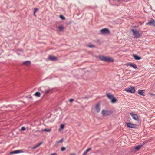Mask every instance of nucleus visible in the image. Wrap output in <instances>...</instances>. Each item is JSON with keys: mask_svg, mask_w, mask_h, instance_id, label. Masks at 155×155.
Returning a JSON list of instances; mask_svg holds the SVG:
<instances>
[{"mask_svg": "<svg viewBox=\"0 0 155 155\" xmlns=\"http://www.w3.org/2000/svg\"><path fill=\"white\" fill-rule=\"evenodd\" d=\"M99 58L102 61H104L106 62H113V60L111 58L108 57H105L102 55L99 56Z\"/></svg>", "mask_w": 155, "mask_h": 155, "instance_id": "1", "label": "nucleus"}, {"mask_svg": "<svg viewBox=\"0 0 155 155\" xmlns=\"http://www.w3.org/2000/svg\"><path fill=\"white\" fill-rule=\"evenodd\" d=\"M131 31L133 33V35L134 38H139L141 37V34L139 33L136 30L132 29Z\"/></svg>", "mask_w": 155, "mask_h": 155, "instance_id": "2", "label": "nucleus"}, {"mask_svg": "<svg viewBox=\"0 0 155 155\" xmlns=\"http://www.w3.org/2000/svg\"><path fill=\"white\" fill-rule=\"evenodd\" d=\"M39 90L42 93L45 94L48 93L51 91V89L50 88L46 89L45 87H40Z\"/></svg>", "mask_w": 155, "mask_h": 155, "instance_id": "3", "label": "nucleus"}, {"mask_svg": "<svg viewBox=\"0 0 155 155\" xmlns=\"http://www.w3.org/2000/svg\"><path fill=\"white\" fill-rule=\"evenodd\" d=\"M125 91L127 92L131 93H134L135 91L134 87V86L131 87L130 88H125Z\"/></svg>", "mask_w": 155, "mask_h": 155, "instance_id": "4", "label": "nucleus"}, {"mask_svg": "<svg viewBox=\"0 0 155 155\" xmlns=\"http://www.w3.org/2000/svg\"><path fill=\"white\" fill-rule=\"evenodd\" d=\"M100 32L101 34L106 35L110 33L109 30L107 28H105L100 30Z\"/></svg>", "mask_w": 155, "mask_h": 155, "instance_id": "5", "label": "nucleus"}, {"mask_svg": "<svg viewBox=\"0 0 155 155\" xmlns=\"http://www.w3.org/2000/svg\"><path fill=\"white\" fill-rule=\"evenodd\" d=\"M126 125L127 127L130 128H135L137 126V125L135 124H133L131 123H127Z\"/></svg>", "mask_w": 155, "mask_h": 155, "instance_id": "6", "label": "nucleus"}, {"mask_svg": "<svg viewBox=\"0 0 155 155\" xmlns=\"http://www.w3.org/2000/svg\"><path fill=\"white\" fill-rule=\"evenodd\" d=\"M126 65L127 66H130L135 69L138 68V67L136 64H133V63L131 62H130L126 64Z\"/></svg>", "mask_w": 155, "mask_h": 155, "instance_id": "7", "label": "nucleus"}, {"mask_svg": "<svg viewBox=\"0 0 155 155\" xmlns=\"http://www.w3.org/2000/svg\"><path fill=\"white\" fill-rule=\"evenodd\" d=\"M130 114L131 115L132 118L136 121H138L139 119L137 115L136 114H134L133 113H130Z\"/></svg>", "mask_w": 155, "mask_h": 155, "instance_id": "8", "label": "nucleus"}, {"mask_svg": "<svg viewBox=\"0 0 155 155\" xmlns=\"http://www.w3.org/2000/svg\"><path fill=\"white\" fill-rule=\"evenodd\" d=\"M24 152V151L22 150H15L14 151H13L12 152H11L10 153V154L11 155H12L13 154H16L19 153H21Z\"/></svg>", "mask_w": 155, "mask_h": 155, "instance_id": "9", "label": "nucleus"}, {"mask_svg": "<svg viewBox=\"0 0 155 155\" xmlns=\"http://www.w3.org/2000/svg\"><path fill=\"white\" fill-rule=\"evenodd\" d=\"M95 110L97 113H99L100 111V104L99 103H97L95 107Z\"/></svg>", "mask_w": 155, "mask_h": 155, "instance_id": "10", "label": "nucleus"}, {"mask_svg": "<svg viewBox=\"0 0 155 155\" xmlns=\"http://www.w3.org/2000/svg\"><path fill=\"white\" fill-rule=\"evenodd\" d=\"M49 59L52 61H55L57 60V58L56 57L52 55H49L48 57Z\"/></svg>", "mask_w": 155, "mask_h": 155, "instance_id": "11", "label": "nucleus"}, {"mask_svg": "<svg viewBox=\"0 0 155 155\" xmlns=\"http://www.w3.org/2000/svg\"><path fill=\"white\" fill-rule=\"evenodd\" d=\"M147 24H148L150 25H153V26H155V21L154 20H150L147 23Z\"/></svg>", "mask_w": 155, "mask_h": 155, "instance_id": "12", "label": "nucleus"}, {"mask_svg": "<svg viewBox=\"0 0 155 155\" xmlns=\"http://www.w3.org/2000/svg\"><path fill=\"white\" fill-rule=\"evenodd\" d=\"M106 95L109 100H111L114 97V95L112 94H110L109 93H107L106 94Z\"/></svg>", "mask_w": 155, "mask_h": 155, "instance_id": "13", "label": "nucleus"}, {"mask_svg": "<svg viewBox=\"0 0 155 155\" xmlns=\"http://www.w3.org/2000/svg\"><path fill=\"white\" fill-rule=\"evenodd\" d=\"M144 91V90H139L138 91V93L140 95L143 96H144V93L143 92Z\"/></svg>", "mask_w": 155, "mask_h": 155, "instance_id": "14", "label": "nucleus"}, {"mask_svg": "<svg viewBox=\"0 0 155 155\" xmlns=\"http://www.w3.org/2000/svg\"><path fill=\"white\" fill-rule=\"evenodd\" d=\"M31 63V62L30 61H27L23 62L22 64L23 65L28 66L30 65Z\"/></svg>", "mask_w": 155, "mask_h": 155, "instance_id": "15", "label": "nucleus"}, {"mask_svg": "<svg viewBox=\"0 0 155 155\" xmlns=\"http://www.w3.org/2000/svg\"><path fill=\"white\" fill-rule=\"evenodd\" d=\"M133 57H134V59L137 60H139L141 59V58L140 57L136 54H134L133 55Z\"/></svg>", "mask_w": 155, "mask_h": 155, "instance_id": "16", "label": "nucleus"}, {"mask_svg": "<svg viewBox=\"0 0 155 155\" xmlns=\"http://www.w3.org/2000/svg\"><path fill=\"white\" fill-rule=\"evenodd\" d=\"M111 102L112 103H115L118 101V100L114 96L110 100Z\"/></svg>", "mask_w": 155, "mask_h": 155, "instance_id": "17", "label": "nucleus"}, {"mask_svg": "<svg viewBox=\"0 0 155 155\" xmlns=\"http://www.w3.org/2000/svg\"><path fill=\"white\" fill-rule=\"evenodd\" d=\"M63 139L62 138L60 140H59L58 141H56L55 143V146H57L58 145V143H62L63 141Z\"/></svg>", "mask_w": 155, "mask_h": 155, "instance_id": "18", "label": "nucleus"}, {"mask_svg": "<svg viewBox=\"0 0 155 155\" xmlns=\"http://www.w3.org/2000/svg\"><path fill=\"white\" fill-rule=\"evenodd\" d=\"M142 146L143 145H139L138 146H137L135 147V149H136L137 150H139Z\"/></svg>", "mask_w": 155, "mask_h": 155, "instance_id": "19", "label": "nucleus"}, {"mask_svg": "<svg viewBox=\"0 0 155 155\" xmlns=\"http://www.w3.org/2000/svg\"><path fill=\"white\" fill-rule=\"evenodd\" d=\"M91 148H88L82 154V155H86L87 153L90 150H91Z\"/></svg>", "mask_w": 155, "mask_h": 155, "instance_id": "20", "label": "nucleus"}, {"mask_svg": "<svg viewBox=\"0 0 155 155\" xmlns=\"http://www.w3.org/2000/svg\"><path fill=\"white\" fill-rule=\"evenodd\" d=\"M34 95L36 96L39 97L41 96V93L39 92H37L35 93Z\"/></svg>", "mask_w": 155, "mask_h": 155, "instance_id": "21", "label": "nucleus"}, {"mask_svg": "<svg viewBox=\"0 0 155 155\" xmlns=\"http://www.w3.org/2000/svg\"><path fill=\"white\" fill-rule=\"evenodd\" d=\"M58 29L60 31H62L64 29V27L63 26H60L58 27Z\"/></svg>", "mask_w": 155, "mask_h": 155, "instance_id": "22", "label": "nucleus"}, {"mask_svg": "<svg viewBox=\"0 0 155 155\" xmlns=\"http://www.w3.org/2000/svg\"><path fill=\"white\" fill-rule=\"evenodd\" d=\"M112 112L111 111H106V116L110 115L111 114Z\"/></svg>", "mask_w": 155, "mask_h": 155, "instance_id": "23", "label": "nucleus"}, {"mask_svg": "<svg viewBox=\"0 0 155 155\" xmlns=\"http://www.w3.org/2000/svg\"><path fill=\"white\" fill-rule=\"evenodd\" d=\"M102 114L104 116H106V111L105 110H103L102 111Z\"/></svg>", "mask_w": 155, "mask_h": 155, "instance_id": "24", "label": "nucleus"}, {"mask_svg": "<svg viewBox=\"0 0 155 155\" xmlns=\"http://www.w3.org/2000/svg\"><path fill=\"white\" fill-rule=\"evenodd\" d=\"M43 130L46 132H49L51 131V129L48 128H45Z\"/></svg>", "mask_w": 155, "mask_h": 155, "instance_id": "25", "label": "nucleus"}, {"mask_svg": "<svg viewBox=\"0 0 155 155\" xmlns=\"http://www.w3.org/2000/svg\"><path fill=\"white\" fill-rule=\"evenodd\" d=\"M59 17L62 20H64L65 19V18L63 16L61 15H60L59 16Z\"/></svg>", "mask_w": 155, "mask_h": 155, "instance_id": "26", "label": "nucleus"}, {"mask_svg": "<svg viewBox=\"0 0 155 155\" xmlns=\"http://www.w3.org/2000/svg\"><path fill=\"white\" fill-rule=\"evenodd\" d=\"M88 47L89 48H92L95 47V46L93 45H88Z\"/></svg>", "mask_w": 155, "mask_h": 155, "instance_id": "27", "label": "nucleus"}, {"mask_svg": "<svg viewBox=\"0 0 155 155\" xmlns=\"http://www.w3.org/2000/svg\"><path fill=\"white\" fill-rule=\"evenodd\" d=\"M64 125L63 124H61L60 126V129H63L64 128Z\"/></svg>", "mask_w": 155, "mask_h": 155, "instance_id": "28", "label": "nucleus"}, {"mask_svg": "<svg viewBox=\"0 0 155 155\" xmlns=\"http://www.w3.org/2000/svg\"><path fill=\"white\" fill-rule=\"evenodd\" d=\"M66 148L65 147H62L61 148V151H64L65 150Z\"/></svg>", "mask_w": 155, "mask_h": 155, "instance_id": "29", "label": "nucleus"}, {"mask_svg": "<svg viewBox=\"0 0 155 155\" xmlns=\"http://www.w3.org/2000/svg\"><path fill=\"white\" fill-rule=\"evenodd\" d=\"M43 143V142L42 141V142H40V143H38L37 145V146L38 147H39L41 145L42 143Z\"/></svg>", "mask_w": 155, "mask_h": 155, "instance_id": "30", "label": "nucleus"}, {"mask_svg": "<svg viewBox=\"0 0 155 155\" xmlns=\"http://www.w3.org/2000/svg\"><path fill=\"white\" fill-rule=\"evenodd\" d=\"M38 147L37 146V145H36L35 146H34L33 147H32L31 148L33 149H35Z\"/></svg>", "mask_w": 155, "mask_h": 155, "instance_id": "31", "label": "nucleus"}, {"mask_svg": "<svg viewBox=\"0 0 155 155\" xmlns=\"http://www.w3.org/2000/svg\"><path fill=\"white\" fill-rule=\"evenodd\" d=\"M92 96H86V97H84V98H85V99H87V98H88L90 97H92Z\"/></svg>", "mask_w": 155, "mask_h": 155, "instance_id": "32", "label": "nucleus"}, {"mask_svg": "<svg viewBox=\"0 0 155 155\" xmlns=\"http://www.w3.org/2000/svg\"><path fill=\"white\" fill-rule=\"evenodd\" d=\"M21 130L22 131H24L25 130V128L24 127H22L21 128Z\"/></svg>", "mask_w": 155, "mask_h": 155, "instance_id": "33", "label": "nucleus"}, {"mask_svg": "<svg viewBox=\"0 0 155 155\" xmlns=\"http://www.w3.org/2000/svg\"><path fill=\"white\" fill-rule=\"evenodd\" d=\"M74 101V99H71L69 100V101L70 102H72Z\"/></svg>", "mask_w": 155, "mask_h": 155, "instance_id": "34", "label": "nucleus"}, {"mask_svg": "<svg viewBox=\"0 0 155 155\" xmlns=\"http://www.w3.org/2000/svg\"><path fill=\"white\" fill-rule=\"evenodd\" d=\"M38 8H35V10L34 12V13H35L38 10Z\"/></svg>", "mask_w": 155, "mask_h": 155, "instance_id": "35", "label": "nucleus"}, {"mask_svg": "<svg viewBox=\"0 0 155 155\" xmlns=\"http://www.w3.org/2000/svg\"><path fill=\"white\" fill-rule=\"evenodd\" d=\"M7 108V107H5V106H3L2 107H1V108H3V109H5V108Z\"/></svg>", "mask_w": 155, "mask_h": 155, "instance_id": "36", "label": "nucleus"}, {"mask_svg": "<svg viewBox=\"0 0 155 155\" xmlns=\"http://www.w3.org/2000/svg\"><path fill=\"white\" fill-rule=\"evenodd\" d=\"M50 155H57V153H54L51 154Z\"/></svg>", "mask_w": 155, "mask_h": 155, "instance_id": "37", "label": "nucleus"}, {"mask_svg": "<svg viewBox=\"0 0 155 155\" xmlns=\"http://www.w3.org/2000/svg\"><path fill=\"white\" fill-rule=\"evenodd\" d=\"M34 15L35 16H36V15H35V13H34Z\"/></svg>", "mask_w": 155, "mask_h": 155, "instance_id": "38", "label": "nucleus"}, {"mask_svg": "<svg viewBox=\"0 0 155 155\" xmlns=\"http://www.w3.org/2000/svg\"><path fill=\"white\" fill-rule=\"evenodd\" d=\"M20 51H23V50H22V49H21V50H20Z\"/></svg>", "mask_w": 155, "mask_h": 155, "instance_id": "39", "label": "nucleus"}]
</instances>
